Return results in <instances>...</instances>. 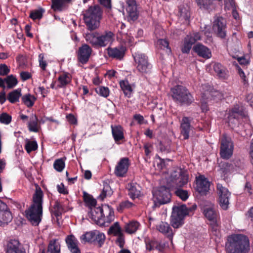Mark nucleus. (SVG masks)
<instances>
[{"instance_id":"nucleus-1","label":"nucleus","mask_w":253,"mask_h":253,"mask_svg":"<svg viewBox=\"0 0 253 253\" xmlns=\"http://www.w3.org/2000/svg\"><path fill=\"white\" fill-rule=\"evenodd\" d=\"M43 192L39 186L36 187L33 197V204L25 211L27 218L32 225L37 226L41 221L42 213Z\"/></svg>"},{"instance_id":"nucleus-2","label":"nucleus","mask_w":253,"mask_h":253,"mask_svg":"<svg viewBox=\"0 0 253 253\" xmlns=\"http://www.w3.org/2000/svg\"><path fill=\"white\" fill-rule=\"evenodd\" d=\"M228 253H248L250 243L248 238L242 234H234L228 237L225 245Z\"/></svg>"},{"instance_id":"nucleus-3","label":"nucleus","mask_w":253,"mask_h":253,"mask_svg":"<svg viewBox=\"0 0 253 253\" xmlns=\"http://www.w3.org/2000/svg\"><path fill=\"white\" fill-rule=\"evenodd\" d=\"M88 216L97 224L102 225L105 222L110 223L114 220V210L108 205L103 207H94L88 213Z\"/></svg>"},{"instance_id":"nucleus-4","label":"nucleus","mask_w":253,"mask_h":253,"mask_svg":"<svg viewBox=\"0 0 253 253\" xmlns=\"http://www.w3.org/2000/svg\"><path fill=\"white\" fill-rule=\"evenodd\" d=\"M102 15L103 10L99 5L89 6L83 14L84 20L89 30H94L99 27Z\"/></svg>"},{"instance_id":"nucleus-5","label":"nucleus","mask_w":253,"mask_h":253,"mask_svg":"<svg viewBox=\"0 0 253 253\" xmlns=\"http://www.w3.org/2000/svg\"><path fill=\"white\" fill-rule=\"evenodd\" d=\"M197 206L193 205L188 209L185 205L173 207L171 216V226L174 228H178L184 223V218L186 215L196 210Z\"/></svg>"},{"instance_id":"nucleus-6","label":"nucleus","mask_w":253,"mask_h":253,"mask_svg":"<svg viewBox=\"0 0 253 253\" xmlns=\"http://www.w3.org/2000/svg\"><path fill=\"white\" fill-rule=\"evenodd\" d=\"M114 34L107 31L103 34L91 33L86 36V40L95 48L104 47L111 43L113 40Z\"/></svg>"},{"instance_id":"nucleus-7","label":"nucleus","mask_w":253,"mask_h":253,"mask_svg":"<svg viewBox=\"0 0 253 253\" xmlns=\"http://www.w3.org/2000/svg\"><path fill=\"white\" fill-rule=\"evenodd\" d=\"M171 96L175 102L181 105H189L194 99L188 89L183 85H176L171 88Z\"/></svg>"},{"instance_id":"nucleus-8","label":"nucleus","mask_w":253,"mask_h":253,"mask_svg":"<svg viewBox=\"0 0 253 253\" xmlns=\"http://www.w3.org/2000/svg\"><path fill=\"white\" fill-rule=\"evenodd\" d=\"M136 70L141 74H149L151 72L152 65L149 62L148 56L140 51L132 53Z\"/></svg>"},{"instance_id":"nucleus-9","label":"nucleus","mask_w":253,"mask_h":253,"mask_svg":"<svg viewBox=\"0 0 253 253\" xmlns=\"http://www.w3.org/2000/svg\"><path fill=\"white\" fill-rule=\"evenodd\" d=\"M152 193L154 205L156 207L167 204L170 201L171 194L169 189L165 186L153 189Z\"/></svg>"},{"instance_id":"nucleus-10","label":"nucleus","mask_w":253,"mask_h":253,"mask_svg":"<svg viewBox=\"0 0 253 253\" xmlns=\"http://www.w3.org/2000/svg\"><path fill=\"white\" fill-rule=\"evenodd\" d=\"M188 180L187 172L181 169H177L171 173L169 183L171 187L178 189L186 185Z\"/></svg>"},{"instance_id":"nucleus-11","label":"nucleus","mask_w":253,"mask_h":253,"mask_svg":"<svg viewBox=\"0 0 253 253\" xmlns=\"http://www.w3.org/2000/svg\"><path fill=\"white\" fill-rule=\"evenodd\" d=\"M212 30L216 36L225 39L227 36V21L225 18L220 16H215L212 22Z\"/></svg>"},{"instance_id":"nucleus-12","label":"nucleus","mask_w":253,"mask_h":253,"mask_svg":"<svg viewBox=\"0 0 253 253\" xmlns=\"http://www.w3.org/2000/svg\"><path fill=\"white\" fill-rule=\"evenodd\" d=\"M220 155L224 159H229L233 155L234 144L230 137L223 134L220 139Z\"/></svg>"},{"instance_id":"nucleus-13","label":"nucleus","mask_w":253,"mask_h":253,"mask_svg":"<svg viewBox=\"0 0 253 253\" xmlns=\"http://www.w3.org/2000/svg\"><path fill=\"white\" fill-rule=\"evenodd\" d=\"M201 40V36L199 32L189 33L184 38L181 46V51L183 53L188 54L192 48V45L198 41Z\"/></svg>"},{"instance_id":"nucleus-14","label":"nucleus","mask_w":253,"mask_h":253,"mask_svg":"<svg viewBox=\"0 0 253 253\" xmlns=\"http://www.w3.org/2000/svg\"><path fill=\"white\" fill-rule=\"evenodd\" d=\"M92 51V49L89 45L83 44L77 52L78 62L83 65L86 64L88 62Z\"/></svg>"},{"instance_id":"nucleus-15","label":"nucleus","mask_w":253,"mask_h":253,"mask_svg":"<svg viewBox=\"0 0 253 253\" xmlns=\"http://www.w3.org/2000/svg\"><path fill=\"white\" fill-rule=\"evenodd\" d=\"M217 191L219 196V202L220 207L223 210H227L229 204V198L230 193L228 189L223 187L221 184H217Z\"/></svg>"},{"instance_id":"nucleus-16","label":"nucleus","mask_w":253,"mask_h":253,"mask_svg":"<svg viewBox=\"0 0 253 253\" xmlns=\"http://www.w3.org/2000/svg\"><path fill=\"white\" fill-rule=\"evenodd\" d=\"M13 218L7 206L0 200V226H4L10 223Z\"/></svg>"},{"instance_id":"nucleus-17","label":"nucleus","mask_w":253,"mask_h":253,"mask_svg":"<svg viewBox=\"0 0 253 253\" xmlns=\"http://www.w3.org/2000/svg\"><path fill=\"white\" fill-rule=\"evenodd\" d=\"M6 253H26L25 249L18 240L10 239L5 247Z\"/></svg>"},{"instance_id":"nucleus-18","label":"nucleus","mask_w":253,"mask_h":253,"mask_svg":"<svg viewBox=\"0 0 253 253\" xmlns=\"http://www.w3.org/2000/svg\"><path fill=\"white\" fill-rule=\"evenodd\" d=\"M129 166L128 158L126 157L122 158L115 167L114 174L117 177H125L128 171Z\"/></svg>"},{"instance_id":"nucleus-19","label":"nucleus","mask_w":253,"mask_h":253,"mask_svg":"<svg viewBox=\"0 0 253 253\" xmlns=\"http://www.w3.org/2000/svg\"><path fill=\"white\" fill-rule=\"evenodd\" d=\"M106 50L109 57L122 60L125 56L126 48L123 45H119L115 47H109Z\"/></svg>"},{"instance_id":"nucleus-20","label":"nucleus","mask_w":253,"mask_h":253,"mask_svg":"<svg viewBox=\"0 0 253 253\" xmlns=\"http://www.w3.org/2000/svg\"><path fill=\"white\" fill-rule=\"evenodd\" d=\"M193 51L200 57L208 59L211 57L212 53L211 49L201 43H197L193 47Z\"/></svg>"},{"instance_id":"nucleus-21","label":"nucleus","mask_w":253,"mask_h":253,"mask_svg":"<svg viewBox=\"0 0 253 253\" xmlns=\"http://www.w3.org/2000/svg\"><path fill=\"white\" fill-rule=\"evenodd\" d=\"M210 182L204 176H199L196 178V191L201 195L206 194L209 190Z\"/></svg>"},{"instance_id":"nucleus-22","label":"nucleus","mask_w":253,"mask_h":253,"mask_svg":"<svg viewBox=\"0 0 253 253\" xmlns=\"http://www.w3.org/2000/svg\"><path fill=\"white\" fill-rule=\"evenodd\" d=\"M192 126L190 125V120L189 118L184 117L181 122L180 124V133L183 136L184 139H188L189 137V132L191 129Z\"/></svg>"},{"instance_id":"nucleus-23","label":"nucleus","mask_w":253,"mask_h":253,"mask_svg":"<svg viewBox=\"0 0 253 253\" xmlns=\"http://www.w3.org/2000/svg\"><path fill=\"white\" fill-rule=\"evenodd\" d=\"M190 15V8L188 5L183 4L178 7L177 16L179 20L187 23L189 22Z\"/></svg>"},{"instance_id":"nucleus-24","label":"nucleus","mask_w":253,"mask_h":253,"mask_svg":"<svg viewBox=\"0 0 253 253\" xmlns=\"http://www.w3.org/2000/svg\"><path fill=\"white\" fill-rule=\"evenodd\" d=\"M213 69L218 77L221 79H226L228 77V71L226 68L219 63H214Z\"/></svg>"},{"instance_id":"nucleus-25","label":"nucleus","mask_w":253,"mask_h":253,"mask_svg":"<svg viewBox=\"0 0 253 253\" xmlns=\"http://www.w3.org/2000/svg\"><path fill=\"white\" fill-rule=\"evenodd\" d=\"M72 0H52L51 8L54 11H62L66 7V3H70Z\"/></svg>"},{"instance_id":"nucleus-26","label":"nucleus","mask_w":253,"mask_h":253,"mask_svg":"<svg viewBox=\"0 0 253 253\" xmlns=\"http://www.w3.org/2000/svg\"><path fill=\"white\" fill-rule=\"evenodd\" d=\"M58 82L59 83L58 85L59 87H64L71 82V76L69 73L63 72L59 75Z\"/></svg>"},{"instance_id":"nucleus-27","label":"nucleus","mask_w":253,"mask_h":253,"mask_svg":"<svg viewBox=\"0 0 253 253\" xmlns=\"http://www.w3.org/2000/svg\"><path fill=\"white\" fill-rule=\"evenodd\" d=\"M38 119L36 115H32L28 124V127L30 131L38 132L39 131L40 126L38 124Z\"/></svg>"},{"instance_id":"nucleus-28","label":"nucleus","mask_w":253,"mask_h":253,"mask_svg":"<svg viewBox=\"0 0 253 253\" xmlns=\"http://www.w3.org/2000/svg\"><path fill=\"white\" fill-rule=\"evenodd\" d=\"M140 224L136 221H131L125 224L124 228L125 232L129 234L135 233L138 230Z\"/></svg>"},{"instance_id":"nucleus-29","label":"nucleus","mask_w":253,"mask_h":253,"mask_svg":"<svg viewBox=\"0 0 253 253\" xmlns=\"http://www.w3.org/2000/svg\"><path fill=\"white\" fill-rule=\"evenodd\" d=\"M157 229L161 233L168 234V236L171 237L173 234L169 225L166 222L162 221L157 226Z\"/></svg>"},{"instance_id":"nucleus-30","label":"nucleus","mask_w":253,"mask_h":253,"mask_svg":"<svg viewBox=\"0 0 253 253\" xmlns=\"http://www.w3.org/2000/svg\"><path fill=\"white\" fill-rule=\"evenodd\" d=\"M46 253H60V245L57 240L50 241Z\"/></svg>"},{"instance_id":"nucleus-31","label":"nucleus","mask_w":253,"mask_h":253,"mask_svg":"<svg viewBox=\"0 0 253 253\" xmlns=\"http://www.w3.org/2000/svg\"><path fill=\"white\" fill-rule=\"evenodd\" d=\"M120 87L125 96L130 97L132 92V88L127 80H122L120 82Z\"/></svg>"},{"instance_id":"nucleus-32","label":"nucleus","mask_w":253,"mask_h":253,"mask_svg":"<svg viewBox=\"0 0 253 253\" xmlns=\"http://www.w3.org/2000/svg\"><path fill=\"white\" fill-rule=\"evenodd\" d=\"M21 88H17L10 92L7 95V100L12 103L19 101V98L21 96Z\"/></svg>"},{"instance_id":"nucleus-33","label":"nucleus","mask_w":253,"mask_h":253,"mask_svg":"<svg viewBox=\"0 0 253 253\" xmlns=\"http://www.w3.org/2000/svg\"><path fill=\"white\" fill-rule=\"evenodd\" d=\"M45 9L42 7H39L38 9L30 11L29 17L34 21L40 20L42 18Z\"/></svg>"},{"instance_id":"nucleus-34","label":"nucleus","mask_w":253,"mask_h":253,"mask_svg":"<svg viewBox=\"0 0 253 253\" xmlns=\"http://www.w3.org/2000/svg\"><path fill=\"white\" fill-rule=\"evenodd\" d=\"M113 137L115 141H118L123 139L124 137L123 128L120 126L113 127L111 126Z\"/></svg>"},{"instance_id":"nucleus-35","label":"nucleus","mask_w":253,"mask_h":253,"mask_svg":"<svg viewBox=\"0 0 253 253\" xmlns=\"http://www.w3.org/2000/svg\"><path fill=\"white\" fill-rule=\"evenodd\" d=\"M203 213L210 222L217 220V214L212 207L206 208Z\"/></svg>"},{"instance_id":"nucleus-36","label":"nucleus","mask_w":253,"mask_h":253,"mask_svg":"<svg viewBox=\"0 0 253 253\" xmlns=\"http://www.w3.org/2000/svg\"><path fill=\"white\" fill-rule=\"evenodd\" d=\"M36 99L34 95L30 94H26L21 97L22 102L28 107L33 106Z\"/></svg>"},{"instance_id":"nucleus-37","label":"nucleus","mask_w":253,"mask_h":253,"mask_svg":"<svg viewBox=\"0 0 253 253\" xmlns=\"http://www.w3.org/2000/svg\"><path fill=\"white\" fill-rule=\"evenodd\" d=\"M246 117V115L244 112H229L227 116L229 122L234 123H235V120L238 121Z\"/></svg>"},{"instance_id":"nucleus-38","label":"nucleus","mask_w":253,"mask_h":253,"mask_svg":"<svg viewBox=\"0 0 253 253\" xmlns=\"http://www.w3.org/2000/svg\"><path fill=\"white\" fill-rule=\"evenodd\" d=\"M18 80L15 76L10 75L4 78V84L8 89L13 88L18 84Z\"/></svg>"},{"instance_id":"nucleus-39","label":"nucleus","mask_w":253,"mask_h":253,"mask_svg":"<svg viewBox=\"0 0 253 253\" xmlns=\"http://www.w3.org/2000/svg\"><path fill=\"white\" fill-rule=\"evenodd\" d=\"M95 235V230L86 232L81 236L80 239L82 242L84 244L86 243H92L93 239H94Z\"/></svg>"},{"instance_id":"nucleus-40","label":"nucleus","mask_w":253,"mask_h":253,"mask_svg":"<svg viewBox=\"0 0 253 253\" xmlns=\"http://www.w3.org/2000/svg\"><path fill=\"white\" fill-rule=\"evenodd\" d=\"M157 45L159 48L166 50V52L169 54L171 53V48L169 46V42L166 39H159L157 42Z\"/></svg>"},{"instance_id":"nucleus-41","label":"nucleus","mask_w":253,"mask_h":253,"mask_svg":"<svg viewBox=\"0 0 253 253\" xmlns=\"http://www.w3.org/2000/svg\"><path fill=\"white\" fill-rule=\"evenodd\" d=\"M129 18L132 20H136L138 17L136 5L127 6L126 9Z\"/></svg>"},{"instance_id":"nucleus-42","label":"nucleus","mask_w":253,"mask_h":253,"mask_svg":"<svg viewBox=\"0 0 253 253\" xmlns=\"http://www.w3.org/2000/svg\"><path fill=\"white\" fill-rule=\"evenodd\" d=\"M95 235L93 239V243L92 244L97 243L98 244L99 247H101L102 245L104 244L105 240V236L102 233H100L98 230H95Z\"/></svg>"},{"instance_id":"nucleus-43","label":"nucleus","mask_w":253,"mask_h":253,"mask_svg":"<svg viewBox=\"0 0 253 253\" xmlns=\"http://www.w3.org/2000/svg\"><path fill=\"white\" fill-rule=\"evenodd\" d=\"M123 233L122 228L118 222L114 223L111 225L108 231V234H113L114 236H117Z\"/></svg>"},{"instance_id":"nucleus-44","label":"nucleus","mask_w":253,"mask_h":253,"mask_svg":"<svg viewBox=\"0 0 253 253\" xmlns=\"http://www.w3.org/2000/svg\"><path fill=\"white\" fill-rule=\"evenodd\" d=\"M112 194L113 191L111 189L110 185L107 183V182H104L103 188L101 193L99 196L101 200H103L105 197L107 196H111Z\"/></svg>"},{"instance_id":"nucleus-45","label":"nucleus","mask_w":253,"mask_h":253,"mask_svg":"<svg viewBox=\"0 0 253 253\" xmlns=\"http://www.w3.org/2000/svg\"><path fill=\"white\" fill-rule=\"evenodd\" d=\"M63 210V208L62 205L58 201H57L55 202L53 206V208L51 211V212L56 217H58V216L61 215Z\"/></svg>"},{"instance_id":"nucleus-46","label":"nucleus","mask_w":253,"mask_h":253,"mask_svg":"<svg viewBox=\"0 0 253 253\" xmlns=\"http://www.w3.org/2000/svg\"><path fill=\"white\" fill-rule=\"evenodd\" d=\"M95 92L100 96L107 97L110 94V90L108 87L99 86L95 88Z\"/></svg>"},{"instance_id":"nucleus-47","label":"nucleus","mask_w":253,"mask_h":253,"mask_svg":"<svg viewBox=\"0 0 253 253\" xmlns=\"http://www.w3.org/2000/svg\"><path fill=\"white\" fill-rule=\"evenodd\" d=\"M65 242L68 249L78 245V240L73 235L67 236L66 238Z\"/></svg>"},{"instance_id":"nucleus-48","label":"nucleus","mask_w":253,"mask_h":253,"mask_svg":"<svg viewBox=\"0 0 253 253\" xmlns=\"http://www.w3.org/2000/svg\"><path fill=\"white\" fill-rule=\"evenodd\" d=\"M84 201L90 207H95L96 204V201L90 195L84 192Z\"/></svg>"},{"instance_id":"nucleus-49","label":"nucleus","mask_w":253,"mask_h":253,"mask_svg":"<svg viewBox=\"0 0 253 253\" xmlns=\"http://www.w3.org/2000/svg\"><path fill=\"white\" fill-rule=\"evenodd\" d=\"M196 1L200 8L207 10L211 9L212 4V0H196Z\"/></svg>"},{"instance_id":"nucleus-50","label":"nucleus","mask_w":253,"mask_h":253,"mask_svg":"<svg viewBox=\"0 0 253 253\" xmlns=\"http://www.w3.org/2000/svg\"><path fill=\"white\" fill-rule=\"evenodd\" d=\"M25 148L27 153H30L37 149L38 144L35 141H28L25 144Z\"/></svg>"},{"instance_id":"nucleus-51","label":"nucleus","mask_w":253,"mask_h":253,"mask_svg":"<svg viewBox=\"0 0 253 253\" xmlns=\"http://www.w3.org/2000/svg\"><path fill=\"white\" fill-rule=\"evenodd\" d=\"M54 168L59 172H61L65 168V162L63 159L56 160L53 164Z\"/></svg>"},{"instance_id":"nucleus-52","label":"nucleus","mask_w":253,"mask_h":253,"mask_svg":"<svg viewBox=\"0 0 253 253\" xmlns=\"http://www.w3.org/2000/svg\"><path fill=\"white\" fill-rule=\"evenodd\" d=\"M175 195L182 200L185 201L188 198V193L187 190L179 188L176 189L175 191Z\"/></svg>"},{"instance_id":"nucleus-53","label":"nucleus","mask_w":253,"mask_h":253,"mask_svg":"<svg viewBox=\"0 0 253 253\" xmlns=\"http://www.w3.org/2000/svg\"><path fill=\"white\" fill-rule=\"evenodd\" d=\"M11 121V116L5 112L0 115V122L2 124L8 125Z\"/></svg>"},{"instance_id":"nucleus-54","label":"nucleus","mask_w":253,"mask_h":253,"mask_svg":"<svg viewBox=\"0 0 253 253\" xmlns=\"http://www.w3.org/2000/svg\"><path fill=\"white\" fill-rule=\"evenodd\" d=\"M211 230L214 235L218 236L219 233V227L217 222V220L210 222Z\"/></svg>"},{"instance_id":"nucleus-55","label":"nucleus","mask_w":253,"mask_h":253,"mask_svg":"<svg viewBox=\"0 0 253 253\" xmlns=\"http://www.w3.org/2000/svg\"><path fill=\"white\" fill-rule=\"evenodd\" d=\"M140 193V191L137 190L136 187L134 186H131L129 189V195L132 199H135L138 197Z\"/></svg>"},{"instance_id":"nucleus-56","label":"nucleus","mask_w":253,"mask_h":253,"mask_svg":"<svg viewBox=\"0 0 253 253\" xmlns=\"http://www.w3.org/2000/svg\"><path fill=\"white\" fill-rule=\"evenodd\" d=\"M117 238L116 241V243L118 245L120 248H124V245L125 243V236L123 233L121 234L117 235Z\"/></svg>"},{"instance_id":"nucleus-57","label":"nucleus","mask_w":253,"mask_h":253,"mask_svg":"<svg viewBox=\"0 0 253 253\" xmlns=\"http://www.w3.org/2000/svg\"><path fill=\"white\" fill-rule=\"evenodd\" d=\"M43 58L44 56L42 54H40L39 55V66L42 71H45L47 63L45 60H43Z\"/></svg>"},{"instance_id":"nucleus-58","label":"nucleus","mask_w":253,"mask_h":253,"mask_svg":"<svg viewBox=\"0 0 253 253\" xmlns=\"http://www.w3.org/2000/svg\"><path fill=\"white\" fill-rule=\"evenodd\" d=\"M132 206V203L128 201L122 202L120 203L119 206L117 208V210L119 211H122L124 209L129 208Z\"/></svg>"},{"instance_id":"nucleus-59","label":"nucleus","mask_w":253,"mask_h":253,"mask_svg":"<svg viewBox=\"0 0 253 253\" xmlns=\"http://www.w3.org/2000/svg\"><path fill=\"white\" fill-rule=\"evenodd\" d=\"M10 71V69L6 64H0V76H7L9 73Z\"/></svg>"},{"instance_id":"nucleus-60","label":"nucleus","mask_w":253,"mask_h":253,"mask_svg":"<svg viewBox=\"0 0 253 253\" xmlns=\"http://www.w3.org/2000/svg\"><path fill=\"white\" fill-rule=\"evenodd\" d=\"M208 93H202V100H201V108L202 111H209V108L208 107V103L205 101L206 97L205 96L207 95Z\"/></svg>"},{"instance_id":"nucleus-61","label":"nucleus","mask_w":253,"mask_h":253,"mask_svg":"<svg viewBox=\"0 0 253 253\" xmlns=\"http://www.w3.org/2000/svg\"><path fill=\"white\" fill-rule=\"evenodd\" d=\"M98 2L107 10L112 9L111 0H98Z\"/></svg>"},{"instance_id":"nucleus-62","label":"nucleus","mask_w":253,"mask_h":253,"mask_svg":"<svg viewBox=\"0 0 253 253\" xmlns=\"http://www.w3.org/2000/svg\"><path fill=\"white\" fill-rule=\"evenodd\" d=\"M66 118L68 122L71 125H77L78 124V121L77 116H75L72 114H69L66 116Z\"/></svg>"},{"instance_id":"nucleus-63","label":"nucleus","mask_w":253,"mask_h":253,"mask_svg":"<svg viewBox=\"0 0 253 253\" xmlns=\"http://www.w3.org/2000/svg\"><path fill=\"white\" fill-rule=\"evenodd\" d=\"M237 70L238 71V73L240 75V77L243 80V83L244 84H248V80L246 79V76L245 74V73L243 71V70L241 69V68L237 66L236 67Z\"/></svg>"},{"instance_id":"nucleus-64","label":"nucleus","mask_w":253,"mask_h":253,"mask_svg":"<svg viewBox=\"0 0 253 253\" xmlns=\"http://www.w3.org/2000/svg\"><path fill=\"white\" fill-rule=\"evenodd\" d=\"M20 77L23 81H25L31 79L32 75L28 72L23 71L20 73Z\"/></svg>"}]
</instances>
